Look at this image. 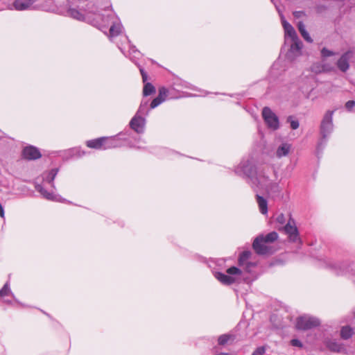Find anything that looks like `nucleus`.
Here are the masks:
<instances>
[{
	"mask_svg": "<svg viewBox=\"0 0 355 355\" xmlns=\"http://www.w3.org/2000/svg\"><path fill=\"white\" fill-rule=\"evenodd\" d=\"M67 15L78 21H89L92 15H98L92 2L81 0H66Z\"/></svg>",
	"mask_w": 355,
	"mask_h": 355,
	"instance_id": "obj_1",
	"label": "nucleus"
},
{
	"mask_svg": "<svg viewBox=\"0 0 355 355\" xmlns=\"http://www.w3.org/2000/svg\"><path fill=\"white\" fill-rule=\"evenodd\" d=\"M333 114L334 111H327L323 116L320 124V134L322 135V140L318 145V151L322 150L324 147L327 139L329 137L334 130L333 124Z\"/></svg>",
	"mask_w": 355,
	"mask_h": 355,
	"instance_id": "obj_2",
	"label": "nucleus"
},
{
	"mask_svg": "<svg viewBox=\"0 0 355 355\" xmlns=\"http://www.w3.org/2000/svg\"><path fill=\"white\" fill-rule=\"evenodd\" d=\"M273 172L277 174L275 169L269 166L259 167L254 178H252V187L263 188L270 183L269 174Z\"/></svg>",
	"mask_w": 355,
	"mask_h": 355,
	"instance_id": "obj_3",
	"label": "nucleus"
},
{
	"mask_svg": "<svg viewBox=\"0 0 355 355\" xmlns=\"http://www.w3.org/2000/svg\"><path fill=\"white\" fill-rule=\"evenodd\" d=\"M226 272L227 275L217 272L215 273V277L224 285H231L238 282L241 277L242 270L237 267L232 266L229 268Z\"/></svg>",
	"mask_w": 355,
	"mask_h": 355,
	"instance_id": "obj_4",
	"label": "nucleus"
},
{
	"mask_svg": "<svg viewBox=\"0 0 355 355\" xmlns=\"http://www.w3.org/2000/svg\"><path fill=\"white\" fill-rule=\"evenodd\" d=\"M257 169L252 161L247 159L241 161L234 171L237 175L247 178L248 183L252 185V178L255 177Z\"/></svg>",
	"mask_w": 355,
	"mask_h": 355,
	"instance_id": "obj_5",
	"label": "nucleus"
},
{
	"mask_svg": "<svg viewBox=\"0 0 355 355\" xmlns=\"http://www.w3.org/2000/svg\"><path fill=\"white\" fill-rule=\"evenodd\" d=\"M282 230L288 235L290 242L299 245L302 244V240L299 236V232L295 225V222L291 216L286 225L282 227Z\"/></svg>",
	"mask_w": 355,
	"mask_h": 355,
	"instance_id": "obj_6",
	"label": "nucleus"
},
{
	"mask_svg": "<svg viewBox=\"0 0 355 355\" xmlns=\"http://www.w3.org/2000/svg\"><path fill=\"white\" fill-rule=\"evenodd\" d=\"M320 324L318 319L314 317L304 315L297 318L296 327L298 329L306 330Z\"/></svg>",
	"mask_w": 355,
	"mask_h": 355,
	"instance_id": "obj_7",
	"label": "nucleus"
},
{
	"mask_svg": "<svg viewBox=\"0 0 355 355\" xmlns=\"http://www.w3.org/2000/svg\"><path fill=\"white\" fill-rule=\"evenodd\" d=\"M262 116L269 128L277 130L279 128L278 117L269 107H263L262 110Z\"/></svg>",
	"mask_w": 355,
	"mask_h": 355,
	"instance_id": "obj_8",
	"label": "nucleus"
},
{
	"mask_svg": "<svg viewBox=\"0 0 355 355\" xmlns=\"http://www.w3.org/2000/svg\"><path fill=\"white\" fill-rule=\"evenodd\" d=\"M263 189L267 194L273 200H281L284 197L283 189L278 182H270Z\"/></svg>",
	"mask_w": 355,
	"mask_h": 355,
	"instance_id": "obj_9",
	"label": "nucleus"
},
{
	"mask_svg": "<svg viewBox=\"0 0 355 355\" xmlns=\"http://www.w3.org/2000/svg\"><path fill=\"white\" fill-rule=\"evenodd\" d=\"M277 9L281 19L282 26L284 30L285 39L287 40V38L289 37L291 41L299 39L297 33L294 28L293 27V26L285 19V17L282 12H281V10L278 8H277Z\"/></svg>",
	"mask_w": 355,
	"mask_h": 355,
	"instance_id": "obj_10",
	"label": "nucleus"
},
{
	"mask_svg": "<svg viewBox=\"0 0 355 355\" xmlns=\"http://www.w3.org/2000/svg\"><path fill=\"white\" fill-rule=\"evenodd\" d=\"M290 49L287 53V57L291 60H294L302 54V42L300 39L292 40Z\"/></svg>",
	"mask_w": 355,
	"mask_h": 355,
	"instance_id": "obj_11",
	"label": "nucleus"
},
{
	"mask_svg": "<svg viewBox=\"0 0 355 355\" xmlns=\"http://www.w3.org/2000/svg\"><path fill=\"white\" fill-rule=\"evenodd\" d=\"M266 242L263 240V235L257 236L253 243L252 247L254 251L259 254H267L270 253V248L266 245Z\"/></svg>",
	"mask_w": 355,
	"mask_h": 355,
	"instance_id": "obj_12",
	"label": "nucleus"
},
{
	"mask_svg": "<svg viewBox=\"0 0 355 355\" xmlns=\"http://www.w3.org/2000/svg\"><path fill=\"white\" fill-rule=\"evenodd\" d=\"M145 122V119L142 116L136 114L130 121V126L136 132L140 134L144 131Z\"/></svg>",
	"mask_w": 355,
	"mask_h": 355,
	"instance_id": "obj_13",
	"label": "nucleus"
},
{
	"mask_svg": "<svg viewBox=\"0 0 355 355\" xmlns=\"http://www.w3.org/2000/svg\"><path fill=\"white\" fill-rule=\"evenodd\" d=\"M352 51H347L343 53L337 62L338 68L343 72L347 71L349 68V61L353 56Z\"/></svg>",
	"mask_w": 355,
	"mask_h": 355,
	"instance_id": "obj_14",
	"label": "nucleus"
},
{
	"mask_svg": "<svg viewBox=\"0 0 355 355\" xmlns=\"http://www.w3.org/2000/svg\"><path fill=\"white\" fill-rule=\"evenodd\" d=\"M251 256V252L250 251H244L243 252L239 259V263L240 266H243L245 270L248 272H251V268L255 266L254 263L249 262L248 259Z\"/></svg>",
	"mask_w": 355,
	"mask_h": 355,
	"instance_id": "obj_15",
	"label": "nucleus"
},
{
	"mask_svg": "<svg viewBox=\"0 0 355 355\" xmlns=\"http://www.w3.org/2000/svg\"><path fill=\"white\" fill-rule=\"evenodd\" d=\"M22 154L25 159L29 160L37 159L42 156L39 149L33 146L24 148Z\"/></svg>",
	"mask_w": 355,
	"mask_h": 355,
	"instance_id": "obj_16",
	"label": "nucleus"
},
{
	"mask_svg": "<svg viewBox=\"0 0 355 355\" xmlns=\"http://www.w3.org/2000/svg\"><path fill=\"white\" fill-rule=\"evenodd\" d=\"M167 94L168 90L165 87L160 88L159 89L158 96L155 98L150 103V108L154 109L163 103L166 100Z\"/></svg>",
	"mask_w": 355,
	"mask_h": 355,
	"instance_id": "obj_17",
	"label": "nucleus"
},
{
	"mask_svg": "<svg viewBox=\"0 0 355 355\" xmlns=\"http://www.w3.org/2000/svg\"><path fill=\"white\" fill-rule=\"evenodd\" d=\"M35 188L37 191L40 193L41 195H42V196L47 200H55V201L61 200V198L60 196L54 195L53 193L48 192L46 189H44L42 185H41L40 184H36L35 186Z\"/></svg>",
	"mask_w": 355,
	"mask_h": 355,
	"instance_id": "obj_18",
	"label": "nucleus"
},
{
	"mask_svg": "<svg viewBox=\"0 0 355 355\" xmlns=\"http://www.w3.org/2000/svg\"><path fill=\"white\" fill-rule=\"evenodd\" d=\"M291 149V144L287 142L282 143L276 150V157L277 158H282V157L287 156Z\"/></svg>",
	"mask_w": 355,
	"mask_h": 355,
	"instance_id": "obj_19",
	"label": "nucleus"
},
{
	"mask_svg": "<svg viewBox=\"0 0 355 355\" xmlns=\"http://www.w3.org/2000/svg\"><path fill=\"white\" fill-rule=\"evenodd\" d=\"M37 0H15L13 6L17 10L29 9Z\"/></svg>",
	"mask_w": 355,
	"mask_h": 355,
	"instance_id": "obj_20",
	"label": "nucleus"
},
{
	"mask_svg": "<svg viewBox=\"0 0 355 355\" xmlns=\"http://www.w3.org/2000/svg\"><path fill=\"white\" fill-rule=\"evenodd\" d=\"M58 172V168H53L49 171H46L42 174V180L51 184V186L55 188L53 180L56 177Z\"/></svg>",
	"mask_w": 355,
	"mask_h": 355,
	"instance_id": "obj_21",
	"label": "nucleus"
},
{
	"mask_svg": "<svg viewBox=\"0 0 355 355\" xmlns=\"http://www.w3.org/2000/svg\"><path fill=\"white\" fill-rule=\"evenodd\" d=\"M121 146L119 141L116 137H103V150Z\"/></svg>",
	"mask_w": 355,
	"mask_h": 355,
	"instance_id": "obj_22",
	"label": "nucleus"
},
{
	"mask_svg": "<svg viewBox=\"0 0 355 355\" xmlns=\"http://www.w3.org/2000/svg\"><path fill=\"white\" fill-rule=\"evenodd\" d=\"M256 201L259 207V211L266 215L268 214V201L263 196L257 194L256 195Z\"/></svg>",
	"mask_w": 355,
	"mask_h": 355,
	"instance_id": "obj_23",
	"label": "nucleus"
},
{
	"mask_svg": "<svg viewBox=\"0 0 355 355\" xmlns=\"http://www.w3.org/2000/svg\"><path fill=\"white\" fill-rule=\"evenodd\" d=\"M324 343L329 349L334 352H339L343 349V345L334 339H326Z\"/></svg>",
	"mask_w": 355,
	"mask_h": 355,
	"instance_id": "obj_24",
	"label": "nucleus"
},
{
	"mask_svg": "<svg viewBox=\"0 0 355 355\" xmlns=\"http://www.w3.org/2000/svg\"><path fill=\"white\" fill-rule=\"evenodd\" d=\"M7 296H11L12 297H15L14 294L12 293L10 288V284L8 282H7L3 288L0 290V297L3 298V302L7 304H10L11 301L8 300L7 299H5Z\"/></svg>",
	"mask_w": 355,
	"mask_h": 355,
	"instance_id": "obj_25",
	"label": "nucleus"
},
{
	"mask_svg": "<svg viewBox=\"0 0 355 355\" xmlns=\"http://www.w3.org/2000/svg\"><path fill=\"white\" fill-rule=\"evenodd\" d=\"M87 146L91 148L103 150V137L89 140L87 141Z\"/></svg>",
	"mask_w": 355,
	"mask_h": 355,
	"instance_id": "obj_26",
	"label": "nucleus"
},
{
	"mask_svg": "<svg viewBox=\"0 0 355 355\" xmlns=\"http://www.w3.org/2000/svg\"><path fill=\"white\" fill-rule=\"evenodd\" d=\"M297 28L298 30L302 36V37L306 40V42L311 43L313 42V40L310 37L309 33L306 31L305 25L302 21H299L297 24Z\"/></svg>",
	"mask_w": 355,
	"mask_h": 355,
	"instance_id": "obj_27",
	"label": "nucleus"
},
{
	"mask_svg": "<svg viewBox=\"0 0 355 355\" xmlns=\"http://www.w3.org/2000/svg\"><path fill=\"white\" fill-rule=\"evenodd\" d=\"M122 25L120 22L114 23L110 28V34L111 37H116L119 35L121 31Z\"/></svg>",
	"mask_w": 355,
	"mask_h": 355,
	"instance_id": "obj_28",
	"label": "nucleus"
},
{
	"mask_svg": "<svg viewBox=\"0 0 355 355\" xmlns=\"http://www.w3.org/2000/svg\"><path fill=\"white\" fill-rule=\"evenodd\" d=\"M234 339L235 336L232 334H223L219 336L218 342L220 345H225L229 341H233Z\"/></svg>",
	"mask_w": 355,
	"mask_h": 355,
	"instance_id": "obj_29",
	"label": "nucleus"
},
{
	"mask_svg": "<svg viewBox=\"0 0 355 355\" xmlns=\"http://www.w3.org/2000/svg\"><path fill=\"white\" fill-rule=\"evenodd\" d=\"M353 333V329L350 327L345 326L341 329L340 336L342 338L347 340L352 337Z\"/></svg>",
	"mask_w": 355,
	"mask_h": 355,
	"instance_id": "obj_30",
	"label": "nucleus"
},
{
	"mask_svg": "<svg viewBox=\"0 0 355 355\" xmlns=\"http://www.w3.org/2000/svg\"><path fill=\"white\" fill-rule=\"evenodd\" d=\"M130 59L137 64V60L139 59L140 52L136 49L135 46H131L129 50Z\"/></svg>",
	"mask_w": 355,
	"mask_h": 355,
	"instance_id": "obj_31",
	"label": "nucleus"
},
{
	"mask_svg": "<svg viewBox=\"0 0 355 355\" xmlns=\"http://www.w3.org/2000/svg\"><path fill=\"white\" fill-rule=\"evenodd\" d=\"M278 239V234L276 232H271L266 234V236L263 235V240L267 243H270L274 242Z\"/></svg>",
	"mask_w": 355,
	"mask_h": 355,
	"instance_id": "obj_32",
	"label": "nucleus"
},
{
	"mask_svg": "<svg viewBox=\"0 0 355 355\" xmlns=\"http://www.w3.org/2000/svg\"><path fill=\"white\" fill-rule=\"evenodd\" d=\"M155 92V87L149 83H147L144 85L143 89V94L145 96H149Z\"/></svg>",
	"mask_w": 355,
	"mask_h": 355,
	"instance_id": "obj_33",
	"label": "nucleus"
},
{
	"mask_svg": "<svg viewBox=\"0 0 355 355\" xmlns=\"http://www.w3.org/2000/svg\"><path fill=\"white\" fill-rule=\"evenodd\" d=\"M148 103V101H142L136 114H138L139 115H141V116H142L143 114H148V110H147Z\"/></svg>",
	"mask_w": 355,
	"mask_h": 355,
	"instance_id": "obj_34",
	"label": "nucleus"
},
{
	"mask_svg": "<svg viewBox=\"0 0 355 355\" xmlns=\"http://www.w3.org/2000/svg\"><path fill=\"white\" fill-rule=\"evenodd\" d=\"M287 121L290 123L291 128L293 130H296L299 128V121L293 119V116H290L287 119Z\"/></svg>",
	"mask_w": 355,
	"mask_h": 355,
	"instance_id": "obj_35",
	"label": "nucleus"
},
{
	"mask_svg": "<svg viewBox=\"0 0 355 355\" xmlns=\"http://www.w3.org/2000/svg\"><path fill=\"white\" fill-rule=\"evenodd\" d=\"M336 53L334 51H330L325 47L322 48L321 50V55L323 58L330 57L334 55Z\"/></svg>",
	"mask_w": 355,
	"mask_h": 355,
	"instance_id": "obj_36",
	"label": "nucleus"
},
{
	"mask_svg": "<svg viewBox=\"0 0 355 355\" xmlns=\"http://www.w3.org/2000/svg\"><path fill=\"white\" fill-rule=\"evenodd\" d=\"M276 221L281 224V225H283L286 223V217L283 214H279L277 218H276Z\"/></svg>",
	"mask_w": 355,
	"mask_h": 355,
	"instance_id": "obj_37",
	"label": "nucleus"
},
{
	"mask_svg": "<svg viewBox=\"0 0 355 355\" xmlns=\"http://www.w3.org/2000/svg\"><path fill=\"white\" fill-rule=\"evenodd\" d=\"M291 344L292 346H294V347H298L300 348H302L303 347L302 342L300 340H299L298 339H292L291 340Z\"/></svg>",
	"mask_w": 355,
	"mask_h": 355,
	"instance_id": "obj_38",
	"label": "nucleus"
},
{
	"mask_svg": "<svg viewBox=\"0 0 355 355\" xmlns=\"http://www.w3.org/2000/svg\"><path fill=\"white\" fill-rule=\"evenodd\" d=\"M266 352L264 347H258L252 355H263Z\"/></svg>",
	"mask_w": 355,
	"mask_h": 355,
	"instance_id": "obj_39",
	"label": "nucleus"
},
{
	"mask_svg": "<svg viewBox=\"0 0 355 355\" xmlns=\"http://www.w3.org/2000/svg\"><path fill=\"white\" fill-rule=\"evenodd\" d=\"M293 15L295 18H301L305 16V12L304 11H295Z\"/></svg>",
	"mask_w": 355,
	"mask_h": 355,
	"instance_id": "obj_40",
	"label": "nucleus"
},
{
	"mask_svg": "<svg viewBox=\"0 0 355 355\" xmlns=\"http://www.w3.org/2000/svg\"><path fill=\"white\" fill-rule=\"evenodd\" d=\"M354 105H355L354 101H348L345 104V107L348 110H351Z\"/></svg>",
	"mask_w": 355,
	"mask_h": 355,
	"instance_id": "obj_41",
	"label": "nucleus"
},
{
	"mask_svg": "<svg viewBox=\"0 0 355 355\" xmlns=\"http://www.w3.org/2000/svg\"><path fill=\"white\" fill-rule=\"evenodd\" d=\"M139 70H140V72H141V74L142 76L143 82L146 83L148 76H147L146 73L144 71V69L140 68Z\"/></svg>",
	"mask_w": 355,
	"mask_h": 355,
	"instance_id": "obj_42",
	"label": "nucleus"
},
{
	"mask_svg": "<svg viewBox=\"0 0 355 355\" xmlns=\"http://www.w3.org/2000/svg\"><path fill=\"white\" fill-rule=\"evenodd\" d=\"M334 268H336V269H339L340 272H344V269L342 268L341 263H336L335 266H334Z\"/></svg>",
	"mask_w": 355,
	"mask_h": 355,
	"instance_id": "obj_43",
	"label": "nucleus"
},
{
	"mask_svg": "<svg viewBox=\"0 0 355 355\" xmlns=\"http://www.w3.org/2000/svg\"><path fill=\"white\" fill-rule=\"evenodd\" d=\"M0 216L1 218H4V210H3V206L1 205V203H0Z\"/></svg>",
	"mask_w": 355,
	"mask_h": 355,
	"instance_id": "obj_44",
	"label": "nucleus"
},
{
	"mask_svg": "<svg viewBox=\"0 0 355 355\" xmlns=\"http://www.w3.org/2000/svg\"><path fill=\"white\" fill-rule=\"evenodd\" d=\"M271 1H273V0H271Z\"/></svg>",
	"mask_w": 355,
	"mask_h": 355,
	"instance_id": "obj_45",
	"label": "nucleus"
}]
</instances>
